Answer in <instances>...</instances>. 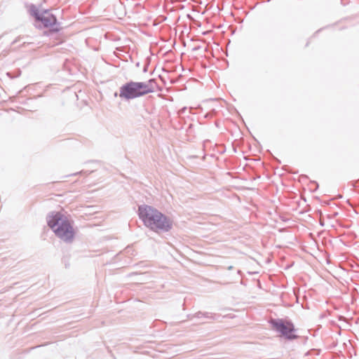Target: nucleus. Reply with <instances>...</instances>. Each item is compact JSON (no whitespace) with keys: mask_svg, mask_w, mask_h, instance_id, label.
<instances>
[{"mask_svg":"<svg viewBox=\"0 0 359 359\" xmlns=\"http://www.w3.org/2000/svg\"><path fill=\"white\" fill-rule=\"evenodd\" d=\"M140 275H143V273H138L136 272H133V273H130L128 276H140Z\"/></svg>","mask_w":359,"mask_h":359,"instance_id":"nucleus-13","label":"nucleus"},{"mask_svg":"<svg viewBox=\"0 0 359 359\" xmlns=\"http://www.w3.org/2000/svg\"><path fill=\"white\" fill-rule=\"evenodd\" d=\"M191 253H192V254H196V253H197V252H196V251L192 250V251H191Z\"/></svg>","mask_w":359,"mask_h":359,"instance_id":"nucleus-18","label":"nucleus"},{"mask_svg":"<svg viewBox=\"0 0 359 359\" xmlns=\"http://www.w3.org/2000/svg\"><path fill=\"white\" fill-rule=\"evenodd\" d=\"M311 251L306 250L305 248H302V250H304V251L306 253L310 254L311 256H313L315 258H317V256L320 254L323 253V251L320 250V248H310Z\"/></svg>","mask_w":359,"mask_h":359,"instance_id":"nucleus-7","label":"nucleus"},{"mask_svg":"<svg viewBox=\"0 0 359 359\" xmlns=\"http://www.w3.org/2000/svg\"><path fill=\"white\" fill-rule=\"evenodd\" d=\"M203 313L204 312L198 311L196 312L195 314H189L187 316V318L189 319H192L193 318H203Z\"/></svg>","mask_w":359,"mask_h":359,"instance_id":"nucleus-9","label":"nucleus"},{"mask_svg":"<svg viewBox=\"0 0 359 359\" xmlns=\"http://www.w3.org/2000/svg\"><path fill=\"white\" fill-rule=\"evenodd\" d=\"M22 39L21 36H18L17 37L13 42H12V45H14L15 43H16L17 42L20 41V39Z\"/></svg>","mask_w":359,"mask_h":359,"instance_id":"nucleus-12","label":"nucleus"},{"mask_svg":"<svg viewBox=\"0 0 359 359\" xmlns=\"http://www.w3.org/2000/svg\"><path fill=\"white\" fill-rule=\"evenodd\" d=\"M70 256H71V255H70L69 250H67V255H65L63 259H62V261H63L66 268H69V264L68 261H69V259L70 258Z\"/></svg>","mask_w":359,"mask_h":359,"instance_id":"nucleus-10","label":"nucleus"},{"mask_svg":"<svg viewBox=\"0 0 359 359\" xmlns=\"http://www.w3.org/2000/svg\"><path fill=\"white\" fill-rule=\"evenodd\" d=\"M138 216L146 226L156 232H168L172 227L167 216L148 205H139Z\"/></svg>","mask_w":359,"mask_h":359,"instance_id":"nucleus-1","label":"nucleus"},{"mask_svg":"<svg viewBox=\"0 0 359 359\" xmlns=\"http://www.w3.org/2000/svg\"><path fill=\"white\" fill-rule=\"evenodd\" d=\"M148 64H147L146 65H144V68H143V72H147V69H148Z\"/></svg>","mask_w":359,"mask_h":359,"instance_id":"nucleus-15","label":"nucleus"},{"mask_svg":"<svg viewBox=\"0 0 359 359\" xmlns=\"http://www.w3.org/2000/svg\"><path fill=\"white\" fill-rule=\"evenodd\" d=\"M219 317L220 315H217L212 313L204 312L203 313V318L209 320H217Z\"/></svg>","mask_w":359,"mask_h":359,"instance_id":"nucleus-8","label":"nucleus"},{"mask_svg":"<svg viewBox=\"0 0 359 359\" xmlns=\"http://www.w3.org/2000/svg\"><path fill=\"white\" fill-rule=\"evenodd\" d=\"M313 183L316 185V187H318V184H317L316 182H313Z\"/></svg>","mask_w":359,"mask_h":359,"instance_id":"nucleus-19","label":"nucleus"},{"mask_svg":"<svg viewBox=\"0 0 359 359\" xmlns=\"http://www.w3.org/2000/svg\"><path fill=\"white\" fill-rule=\"evenodd\" d=\"M144 85L141 82L130 81L120 87L119 97L126 100H133L145 95Z\"/></svg>","mask_w":359,"mask_h":359,"instance_id":"nucleus-5","label":"nucleus"},{"mask_svg":"<svg viewBox=\"0 0 359 359\" xmlns=\"http://www.w3.org/2000/svg\"><path fill=\"white\" fill-rule=\"evenodd\" d=\"M81 172H76V173H74L72 175H79V173H81Z\"/></svg>","mask_w":359,"mask_h":359,"instance_id":"nucleus-17","label":"nucleus"},{"mask_svg":"<svg viewBox=\"0 0 359 359\" xmlns=\"http://www.w3.org/2000/svg\"><path fill=\"white\" fill-rule=\"evenodd\" d=\"M141 83L144 85V91L146 95L154 92L157 86L155 79H150L146 82H141Z\"/></svg>","mask_w":359,"mask_h":359,"instance_id":"nucleus-6","label":"nucleus"},{"mask_svg":"<svg viewBox=\"0 0 359 359\" xmlns=\"http://www.w3.org/2000/svg\"><path fill=\"white\" fill-rule=\"evenodd\" d=\"M276 247H278V248H280L282 247L281 245H276Z\"/></svg>","mask_w":359,"mask_h":359,"instance_id":"nucleus-21","label":"nucleus"},{"mask_svg":"<svg viewBox=\"0 0 359 359\" xmlns=\"http://www.w3.org/2000/svg\"><path fill=\"white\" fill-rule=\"evenodd\" d=\"M118 95L117 93H114V96L116 97Z\"/></svg>","mask_w":359,"mask_h":359,"instance_id":"nucleus-20","label":"nucleus"},{"mask_svg":"<svg viewBox=\"0 0 359 359\" xmlns=\"http://www.w3.org/2000/svg\"><path fill=\"white\" fill-rule=\"evenodd\" d=\"M187 108L186 107H184L182 109H181L179 111H178V114H183L185 111H186Z\"/></svg>","mask_w":359,"mask_h":359,"instance_id":"nucleus-14","label":"nucleus"},{"mask_svg":"<svg viewBox=\"0 0 359 359\" xmlns=\"http://www.w3.org/2000/svg\"><path fill=\"white\" fill-rule=\"evenodd\" d=\"M46 222L57 237L67 243L72 242L75 232L67 216L59 211H52L47 215Z\"/></svg>","mask_w":359,"mask_h":359,"instance_id":"nucleus-2","label":"nucleus"},{"mask_svg":"<svg viewBox=\"0 0 359 359\" xmlns=\"http://www.w3.org/2000/svg\"><path fill=\"white\" fill-rule=\"evenodd\" d=\"M324 253H325V255H323V259L325 260L327 264H330V258H329V255L326 252H325Z\"/></svg>","mask_w":359,"mask_h":359,"instance_id":"nucleus-11","label":"nucleus"},{"mask_svg":"<svg viewBox=\"0 0 359 359\" xmlns=\"http://www.w3.org/2000/svg\"><path fill=\"white\" fill-rule=\"evenodd\" d=\"M29 13L34 17L35 21L41 22L44 27H51L50 30L55 32L60 30V23L57 22L56 16L48 9L39 11L36 5L32 4L29 8Z\"/></svg>","mask_w":359,"mask_h":359,"instance_id":"nucleus-3","label":"nucleus"},{"mask_svg":"<svg viewBox=\"0 0 359 359\" xmlns=\"http://www.w3.org/2000/svg\"><path fill=\"white\" fill-rule=\"evenodd\" d=\"M233 269V266H229V267H228V269H229V270H231V269Z\"/></svg>","mask_w":359,"mask_h":359,"instance_id":"nucleus-16","label":"nucleus"},{"mask_svg":"<svg viewBox=\"0 0 359 359\" xmlns=\"http://www.w3.org/2000/svg\"><path fill=\"white\" fill-rule=\"evenodd\" d=\"M269 323L273 330L280 333L285 339L292 341L299 338L295 333L297 329L291 320L283 318H271Z\"/></svg>","mask_w":359,"mask_h":359,"instance_id":"nucleus-4","label":"nucleus"}]
</instances>
